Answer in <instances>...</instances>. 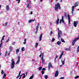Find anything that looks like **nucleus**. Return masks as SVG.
Here are the masks:
<instances>
[{
  "instance_id": "obj_38",
  "label": "nucleus",
  "mask_w": 79,
  "mask_h": 79,
  "mask_svg": "<svg viewBox=\"0 0 79 79\" xmlns=\"http://www.w3.org/2000/svg\"><path fill=\"white\" fill-rule=\"evenodd\" d=\"M41 74H44V71H41Z\"/></svg>"
},
{
  "instance_id": "obj_26",
  "label": "nucleus",
  "mask_w": 79,
  "mask_h": 79,
  "mask_svg": "<svg viewBox=\"0 0 79 79\" xmlns=\"http://www.w3.org/2000/svg\"><path fill=\"white\" fill-rule=\"evenodd\" d=\"M5 37V35H4L3 37H2V39L1 40V41H2V40H4V38Z\"/></svg>"
},
{
  "instance_id": "obj_25",
  "label": "nucleus",
  "mask_w": 79,
  "mask_h": 79,
  "mask_svg": "<svg viewBox=\"0 0 79 79\" xmlns=\"http://www.w3.org/2000/svg\"><path fill=\"white\" fill-rule=\"evenodd\" d=\"M38 44H39L38 43H36L35 46V48H37V46H38Z\"/></svg>"
},
{
  "instance_id": "obj_57",
  "label": "nucleus",
  "mask_w": 79,
  "mask_h": 79,
  "mask_svg": "<svg viewBox=\"0 0 79 79\" xmlns=\"http://www.w3.org/2000/svg\"><path fill=\"white\" fill-rule=\"evenodd\" d=\"M26 74L27 75V72H26Z\"/></svg>"
},
{
  "instance_id": "obj_15",
  "label": "nucleus",
  "mask_w": 79,
  "mask_h": 79,
  "mask_svg": "<svg viewBox=\"0 0 79 79\" xmlns=\"http://www.w3.org/2000/svg\"><path fill=\"white\" fill-rule=\"evenodd\" d=\"M64 53V51H62L60 56L59 59H61V57H62V56L63 55V54Z\"/></svg>"
},
{
  "instance_id": "obj_56",
  "label": "nucleus",
  "mask_w": 79,
  "mask_h": 79,
  "mask_svg": "<svg viewBox=\"0 0 79 79\" xmlns=\"http://www.w3.org/2000/svg\"><path fill=\"white\" fill-rule=\"evenodd\" d=\"M32 61H34V60H33H33H32Z\"/></svg>"
},
{
  "instance_id": "obj_32",
  "label": "nucleus",
  "mask_w": 79,
  "mask_h": 79,
  "mask_svg": "<svg viewBox=\"0 0 79 79\" xmlns=\"http://www.w3.org/2000/svg\"><path fill=\"white\" fill-rule=\"evenodd\" d=\"M77 52H79V46H78V47L77 48Z\"/></svg>"
},
{
  "instance_id": "obj_37",
  "label": "nucleus",
  "mask_w": 79,
  "mask_h": 79,
  "mask_svg": "<svg viewBox=\"0 0 79 79\" xmlns=\"http://www.w3.org/2000/svg\"><path fill=\"white\" fill-rule=\"evenodd\" d=\"M61 62L62 63V64H64V61H63L62 60Z\"/></svg>"
},
{
  "instance_id": "obj_9",
  "label": "nucleus",
  "mask_w": 79,
  "mask_h": 79,
  "mask_svg": "<svg viewBox=\"0 0 79 79\" xmlns=\"http://www.w3.org/2000/svg\"><path fill=\"white\" fill-rule=\"evenodd\" d=\"M39 25H40V23H38V24L37 25V26L36 28V32H35V34H37V32H38L39 26Z\"/></svg>"
},
{
  "instance_id": "obj_17",
  "label": "nucleus",
  "mask_w": 79,
  "mask_h": 79,
  "mask_svg": "<svg viewBox=\"0 0 79 79\" xmlns=\"http://www.w3.org/2000/svg\"><path fill=\"white\" fill-rule=\"evenodd\" d=\"M42 34H41L40 36L39 40V41H41L42 40Z\"/></svg>"
},
{
  "instance_id": "obj_18",
  "label": "nucleus",
  "mask_w": 79,
  "mask_h": 79,
  "mask_svg": "<svg viewBox=\"0 0 79 79\" xmlns=\"http://www.w3.org/2000/svg\"><path fill=\"white\" fill-rule=\"evenodd\" d=\"M9 49L10 52H12V51L13 50V47H12L11 46H10Z\"/></svg>"
},
{
  "instance_id": "obj_46",
  "label": "nucleus",
  "mask_w": 79,
  "mask_h": 79,
  "mask_svg": "<svg viewBox=\"0 0 79 79\" xmlns=\"http://www.w3.org/2000/svg\"><path fill=\"white\" fill-rule=\"evenodd\" d=\"M7 22H6V23L5 24V26H6L7 25Z\"/></svg>"
},
{
  "instance_id": "obj_11",
  "label": "nucleus",
  "mask_w": 79,
  "mask_h": 79,
  "mask_svg": "<svg viewBox=\"0 0 79 79\" xmlns=\"http://www.w3.org/2000/svg\"><path fill=\"white\" fill-rule=\"evenodd\" d=\"M17 59H18V60L16 62V64H18L19 63V61L20 60V56H18L17 57Z\"/></svg>"
},
{
  "instance_id": "obj_36",
  "label": "nucleus",
  "mask_w": 79,
  "mask_h": 79,
  "mask_svg": "<svg viewBox=\"0 0 79 79\" xmlns=\"http://www.w3.org/2000/svg\"><path fill=\"white\" fill-rule=\"evenodd\" d=\"M79 78V76H77L75 77V79H77Z\"/></svg>"
},
{
  "instance_id": "obj_24",
  "label": "nucleus",
  "mask_w": 79,
  "mask_h": 79,
  "mask_svg": "<svg viewBox=\"0 0 79 79\" xmlns=\"http://www.w3.org/2000/svg\"><path fill=\"white\" fill-rule=\"evenodd\" d=\"M61 41H62V42H63L64 43H65V41H64V40H63V38H61Z\"/></svg>"
},
{
  "instance_id": "obj_53",
  "label": "nucleus",
  "mask_w": 79,
  "mask_h": 79,
  "mask_svg": "<svg viewBox=\"0 0 79 79\" xmlns=\"http://www.w3.org/2000/svg\"><path fill=\"white\" fill-rule=\"evenodd\" d=\"M43 1V0H40V2H42Z\"/></svg>"
},
{
  "instance_id": "obj_39",
  "label": "nucleus",
  "mask_w": 79,
  "mask_h": 79,
  "mask_svg": "<svg viewBox=\"0 0 79 79\" xmlns=\"http://www.w3.org/2000/svg\"><path fill=\"white\" fill-rule=\"evenodd\" d=\"M9 40H10V38H8V39L6 41V43L8 42L9 41Z\"/></svg>"
},
{
  "instance_id": "obj_47",
  "label": "nucleus",
  "mask_w": 79,
  "mask_h": 79,
  "mask_svg": "<svg viewBox=\"0 0 79 79\" xmlns=\"http://www.w3.org/2000/svg\"><path fill=\"white\" fill-rule=\"evenodd\" d=\"M15 42H13V43H12V45H15Z\"/></svg>"
},
{
  "instance_id": "obj_58",
  "label": "nucleus",
  "mask_w": 79,
  "mask_h": 79,
  "mask_svg": "<svg viewBox=\"0 0 79 79\" xmlns=\"http://www.w3.org/2000/svg\"><path fill=\"white\" fill-rule=\"evenodd\" d=\"M62 66V65H60V67H61Z\"/></svg>"
},
{
  "instance_id": "obj_61",
  "label": "nucleus",
  "mask_w": 79,
  "mask_h": 79,
  "mask_svg": "<svg viewBox=\"0 0 79 79\" xmlns=\"http://www.w3.org/2000/svg\"><path fill=\"white\" fill-rule=\"evenodd\" d=\"M21 78H19V79H21Z\"/></svg>"
},
{
  "instance_id": "obj_12",
  "label": "nucleus",
  "mask_w": 79,
  "mask_h": 79,
  "mask_svg": "<svg viewBox=\"0 0 79 79\" xmlns=\"http://www.w3.org/2000/svg\"><path fill=\"white\" fill-rule=\"evenodd\" d=\"M63 18H64V17L62 16V19L60 20L59 21V23L60 24H61V22L62 23H64V20H63Z\"/></svg>"
},
{
  "instance_id": "obj_29",
  "label": "nucleus",
  "mask_w": 79,
  "mask_h": 79,
  "mask_svg": "<svg viewBox=\"0 0 79 79\" xmlns=\"http://www.w3.org/2000/svg\"><path fill=\"white\" fill-rule=\"evenodd\" d=\"M24 47H23L22 48V52H24Z\"/></svg>"
},
{
  "instance_id": "obj_22",
  "label": "nucleus",
  "mask_w": 79,
  "mask_h": 79,
  "mask_svg": "<svg viewBox=\"0 0 79 79\" xmlns=\"http://www.w3.org/2000/svg\"><path fill=\"white\" fill-rule=\"evenodd\" d=\"M57 44H58L59 45H60V44H61V42L58 41L57 42Z\"/></svg>"
},
{
  "instance_id": "obj_62",
  "label": "nucleus",
  "mask_w": 79,
  "mask_h": 79,
  "mask_svg": "<svg viewBox=\"0 0 79 79\" xmlns=\"http://www.w3.org/2000/svg\"><path fill=\"white\" fill-rule=\"evenodd\" d=\"M78 11H79V9H78Z\"/></svg>"
},
{
  "instance_id": "obj_27",
  "label": "nucleus",
  "mask_w": 79,
  "mask_h": 79,
  "mask_svg": "<svg viewBox=\"0 0 79 79\" xmlns=\"http://www.w3.org/2000/svg\"><path fill=\"white\" fill-rule=\"evenodd\" d=\"M19 52V49H18L16 50V53H18Z\"/></svg>"
},
{
  "instance_id": "obj_48",
  "label": "nucleus",
  "mask_w": 79,
  "mask_h": 79,
  "mask_svg": "<svg viewBox=\"0 0 79 79\" xmlns=\"http://www.w3.org/2000/svg\"><path fill=\"white\" fill-rule=\"evenodd\" d=\"M16 1H18V3L20 2V0H16Z\"/></svg>"
},
{
  "instance_id": "obj_13",
  "label": "nucleus",
  "mask_w": 79,
  "mask_h": 79,
  "mask_svg": "<svg viewBox=\"0 0 79 79\" xmlns=\"http://www.w3.org/2000/svg\"><path fill=\"white\" fill-rule=\"evenodd\" d=\"M58 74H59V72H58V71L57 70L55 72V77H57V76H58Z\"/></svg>"
},
{
  "instance_id": "obj_51",
  "label": "nucleus",
  "mask_w": 79,
  "mask_h": 79,
  "mask_svg": "<svg viewBox=\"0 0 79 79\" xmlns=\"http://www.w3.org/2000/svg\"><path fill=\"white\" fill-rule=\"evenodd\" d=\"M10 55V53H9L8 54V55L9 56Z\"/></svg>"
},
{
  "instance_id": "obj_20",
  "label": "nucleus",
  "mask_w": 79,
  "mask_h": 79,
  "mask_svg": "<svg viewBox=\"0 0 79 79\" xmlns=\"http://www.w3.org/2000/svg\"><path fill=\"white\" fill-rule=\"evenodd\" d=\"M6 10L7 11L9 10V6H8V5H7L6 6Z\"/></svg>"
},
{
  "instance_id": "obj_8",
  "label": "nucleus",
  "mask_w": 79,
  "mask_h": 79,
  "mask_svg": "<svg viewBox=\"0 0 79 79\" xmlns=\"http://www.w3.org/2000/svg\"><path fill=\"white\" fill-rule=\"evenodd\" d=\"M21 71H20L19 72V75H18V76H17L16 78H17V79H18V77H19L20 76V78H21V77L22 76H23V75H24V74H22L21 75H20V74H21Z\"/></svg>"
},
{
  "instance_id": "obj_4",
  "label": "nucleus",
  "mask_w": 79,
  "mask_h": 79,
  "mask_svg": "<svg viewBox=\"0 0 79 79\" xmlns=\"http://www.w3.org/2000/svg\"><path fill=\"white\" fill-rule=\"evenodd\" d=\"M58 8L59 9H60V8H61V7H60V4H59V3H57L55 5V10H58Z\"/></svg>"
},
{
  "instance_id": "obj_6",
  "label": "nucleus",
  "mask_w": 79,
  "mask_h": 79,
  "mask_svg": "<svg viewBox=\"0 0 79 79\" xmlns=\"http://www.w3.org/2000/svg\"><path fill=\"white\" fill-rule=\"evenodd\" d=\"M79 38H77L74 39V40H73V41L72 42V45H74V44H75V42H76V41H77V40H79Z\"/></svg>"
},
{
  "instance_id": "obj_55",
  "label": "nucleus",
  "mask_w": 79,
  "mask_h": 79,
  "mask_svg": "<svg viewBox=\"0 0 79 79\" xmlns=\"http://www.w3.org/2000/svg\"><path fill=\"white\" fill-rule=\"evenodd\" d=\"M65 59H64V61H65Z\"/></svg>"
},
{
  "instance_id": "obj_45",
  "label": "nucleus",
  "mask_w": 79,
  "mask_h": 79,
  "mask_svg": "<svg viewBox=\"0 0 79 79\" xmlns=\"http://www.w3.org/2000/svg\"><path fill=\"white\" fill-rule=\"evenodd\" d=\"M66 15H67V14L66 13V12H65L64 15L65 16H66Z\"/></svg>"
},
{
  "instance_id": "obj_7",
  "label": "nucleus",
  "mask_w": 79,
  "mask_h": 79,
  "mask_svg": "<svg viewBox=\"0 0 79 79\" xmlns=\"http://www.w3.org/2000/svg\"><path fill=\"white\" fill-rule=\"evenodd\" d=\"M48 70H50V68H52L53 66H52V64H51V63L49 62L48 63Z\"/></svg>"
},
{
  "instance_id": "obj_30",
  "label": "nucleus",
  "mask_w": 79,
  "mask_h": 79,
  "mask_svg": "<svg viewBox=\"0 0 79 79\" xmlns=\"http://www.w3.org/2000/svg\"><path fill=\"white\" fill-rule=\"evenodd\" d=\"M55 38H52V39L51 41H52V42H54V41H55Z\"/></svg>"
},
{
  "instance_id": "obj_63",
  "label": "nucleus",
  "mask_w": 79,
  "mask_h": 79,
  "mask_svg": "<svg viewBox=\"0 0 79 79\" xmlns=\"http://www.w3.org/2000/svg\"><path fill=\"white\" fill-rule=\"evenodd\" d=\"M56 1H57V0H56Z\"/></svg>"
},
{
  "instance_id": "obj_23",
  "label": "nucleus",
  "mask_w": 79,
  "mask_h": 79,
  "mask_svg": "<svg viewBox=\"0 0 79 79\" xmlns=\"http://www.w3.org/2000/svg\"><path fill=\"white\" fill-rule=\"evenodd\" d=\"M6 76V73H5L4 74L3 76V78H5Z\"/></svg>"
},
{
  "instance_id": "obj_40",
  "label": "nucleus",
  "mask_w": 79,
  "mask_h": 79,
  "mask_svg": "<svg viewBox=\"0 0 79 79\" xmlns=\"http://www.w3.org/2000/svg\"><path fill=\"white\" fill-rule=\"evenodd\" d=\"M27 8H29V4H27Z\"/></svg>"
},
{
  "instance_id": "obj_14",
  "label": "nucleus",
  "mask_w": 79,
  "mask_h": 79,
  "mask_svg": "<svg viewBox=\"0 0 79 79\" xmlns=\"http://www.w3.org/2000/svg\"><path fill=\"white\" fill-rule=\"evenodd\" d=\"M59 20H60L59 18H57L56 22V23L57 25H58L59 24Z\"/></svg>"
},
{
  "instance_id": "obj_60",
  "label": "nucleus",
  "mask_w": 79,
  "mask_h": 79,
  "mask_svg": "<svg viewBox=\"0 0 79 79\" xmlns=\"http://www.w3.org/2000/svg\"><path fill=\"white\" fill-rule=\"evenodd\" d=\"M1 66L0 65V68H1Z\"/></svg>"
},
{
  "instance_id": "obj_41",
  "label": "nucleus",
  "mask_w": 79,
  "mask_h": 79,
  "mask_svg": "<svg viewBox=\"0 0 79 79\" xmlns=\"http://www.w3.org/2000/svg\"><path fill=\"white\" fill-rule=\"evenodd\" d=\"M52 34H53V32L52 31H51V32L50 33V34L51 35H52Z\"/></svg>"
},
{
  "instance_id": "obj_33",
  "label": "nucleus",
  "mask_w": 79,
  "mask_h": 79,
  "mask_svg": "<svg viewBox=\"0 0 79 79\" xmlns=\"http://www.w3.org/2000/svg\"><path fill=\"white\" fill-rule=\"evenodd\" d=\"M44 77H45V79H48V76L45 75Z\"/></svg>"
},
{
  "instance_id": "obj_21",
  "label": "nucleus",
  "mask_w": 79,
  "mask_h": 79,
  "mask_svg": "<svg viewBox=\"0 0 79 79\" xmlns=\"http://www.w3.org/2000/svg\"><path fill=\"white\" fill-rule=\"evenodd\" d=\"M70 49H71V48H66L65 49V50H66V51H69Z\"/></svg>"
},
{
  "instance_id": "obj_35",
  "label": "nucleus",
  "mask_w": 79,
  "mask_h": 79,
  "mask_svg": "<svg viewBox=\"0 0 79 79\" xmlns=\"http://www.w3.org/2000/svg\"><path fill=\"white\" fill-rule=\"evenodd\" d=\"M58 58V56L56 55V58H55V62L56 61V58Z\"/></svg>"
},
{
  "instance_id": "obj_43",
  "label": "nucleus",
  "mask_w": 79,
  "mask_h": 79,
  "mask_svg": "<svg viewBox=\"0 0 79 79\" xmlns=\"http://www.w3.org/2000/svg\"><path fill=\"white\" fill-rule=\"evenodd\" d=\"M43 70L42 71H45V70H46V69H45V68H43V69H42Z\"/></svg>"
},
{
  "instance_id": "obj_34",
  "label": "nucleus",
  "mask_w": 79,
  "mask_h": 79,
  "mask_svg": "<svg viewBox=\"0 0 79 79\" xmlns=\"http://www.w3.org/2000/svg\"><path fill=\"white\" fill-rule=\"evenodd\" d=\"M2 41H1V43L0 44V47H2Z\"/></svg>"
},
{
  "instance_id": "obj_1",
  "label": "nucleus",
  "mask_w": 79,
  "mask_h": 79,
  "mask_svg": "<svg viewBox=\"0 0 79 79\" xmlns=\"http://www.w3.org/2000/svg\"><path fill=\"white\" fill-rule=\"evenodd\" d=\"M57 30L58 31V39H60V37H61V36L62 35V31L60 30H59V28H57Z\"/></svg>"
},
{
  "instance_id": "obj_5",
  "label": "nucleus",
  "mask_w": 79,
  "mask_h": 79,
  "mask_svg": "<svg viewBox=\"0 0 79 79\" xmlns=\"http://www.w3.org/2000/svg\"><path fill=\"white\" fill-rule=\"evenodd\" d=\"M12 64L11 68H13L14 66H15V61H14V59H12L11 60Z\"/></svg>"
},
{
  "instance_id": "obj_16",
  "label": "nucleus",
  "mask_w": 79,
  "mask_h": 79,
  "mask_svg": "<svg viewBox=\"0 0 79 79\" xmlns=\"http://www.w3.org/2000/svg\"><path fill=\"white\" fill-rule=\"evenodd\" d=\"M68 17L69 19V23H70V21H71V19H70V16H69V15H68Z\"/></svg>"
},
{
  "instance_id": "obj_10",
  "label": "nucleus",
  "mask_w": 79,
  "mask_h": 79,
  "mask_svg": "<svg viewBox=\"0 0 79 79\" xmlns=\"http://www.w3.org/2000/svg\"><path fill=\"white\" fill-rule=\"evenodd\" d=\"M78 23V21H77L76 22L74 21V22L73 25L74 27H77V25Z\"/></svg>"
},
{
  "instance_id": "obj_54",
  "label": "nucleus",
  "mask_w": 79,
  "mask_h": 79,
  "mask_svg": "<svg viewBox=\"0 0 79 79\" xmlns=\"http://www.w3.org/2000/svg\"><path fill=\"white\" fill-rule=\"evenodd\" d=\"M1 55H2V53L0 52V56H1Z\"/></svg>"
},
{
  "instance_id": "obj_59",
  "label": "nucleus",
  "mask_w": 79,
  "mask_h": 79,
  "mask_svg": "<svg viewBox=\"0 0 79 79\" xmlns=\"http://www.w3.org/2000/svg\"><path fill=\"white\" fill-rule=\"evenodd\" d=\"M1 8V5H0V8Z\"/></svg>"
},
{
  "instance_id": "obj_52",
  "label": "nucleus",
  "mask_w": 79,
  "mask_h": 79,
  "mask_svg": "<svg viewBox=\"0 0 79 79\" xmlns=\"http://www.w3.org/2000/svg\"><path fill=\"white\" fill-rule=\"evenodd\" d=\"M30 14H31V15H32V12L31 11V12Z\"/></svg>"
},
{
  "instance_id": "obj_44",
  "label": "nucleus",
  "mask_w": 79,
  "mask_h": 79,
  "mask_svg": "<svg viewBox=\"0 0 79 79\" xmlns=\"http://www.w3.org/2000/svg\"><path fill=\"white\" fill-rule=\"evenodd\" d=\"M26 40H27L26 39H24V42H26Z\"/></svg>"
},
{
  "instance_id": "obj_42",
  "label": "nucleus",
  "mask_w": 79,
  "mask_h": 79,
  "mask_svg": "<svg viewBox=\"0 0 79 79\" xmlns=\"http://www.w3.org/2000/svg\"><path fill=\"white\" fill-rule=\"evenodd\" d=\"M7 51H6V54H5L6 56V55H7Z\"/></svg>"
},
{
  "instance_id": "obj_2",
  "label": "nucleus",
  "mask_w": 79,
  "mask_h": 79,
  "mask_svg": "<svg viewBox=\"0 0 79 79\" xmlns=\"http://www.w3.org/2000/svg\"><path fill=\"white\" fill-rule=\"evenodd\" d=\"M41 56H42V57L41 58V60L42 61V63L43 64H44V63H45V60H44V53H41V54H40L39 55L40 58Z\"/></svg>"
},
{
  "instance_id": "obj_49",
  "label": "nucleus",
  "mask_w": 79,
  "mask_h": 79,
  "mask_svg": "<svg viewBox=\"0 0 79 79\" xmlns=\"http://www.w3.org/2000/svg\"><path fill=\"white\" fill-rule=\"evenodd\" d=\"M25 77H26L25 75H24L23 77V79H24V78H25Z\"/></svg>"
},
{
  "instance_id": "obj_28",
  "label": "nucleus",
  "mask_w": 79,
  "mask_h": 79,
  "mask_svg": "<svg viewBox=\"0 0 79 79\" xmlns=\"http://www.w3.org/2000/svg\"><path fill=\"white\" fill-rule=\"evenodd\" d=\"M42 67H40L39 68V70H42Z\"/></svg>"
},
{
  "instance_id": "obj_19",
  "label": "nucleus",
  "mask_w": 79,
  "mask_h": 79,
  "mask_svg": "<svg viewBox=\"0 0 79 79\" xmlns=\"http://www.w3.org/2000/svg\"><path fill=\"white\" fill-rule=\"evenodd\" d=\"M33 21H34V20H33V19H31L30 20H29L28 21V22L29 23H31V22H33Z\"/></svg>"
},
{
  "instance_id": "obj_50",
  "label": "nucleus",
  "mask_w": 79,
  "mask_h": 79,
  "mask_svg": "<svg viewBox=\"0 0 79 79\" xmlns=\"http://www.w3.org/2000/svg\"><path fill=\"white\" fill-rule=\"evenodd\" d=\"M26 42H24L23 43V44H26Z\"/></svg>"
},
{
  "instance_id": "obj_3",
  "label": "nucleus",
  "mask_w": 79,
  "mask_h": 79,
  "mask_svg": "<svg viewBox=\"0 0 79 79\" xmlns=\"http://www.w3.org/2000/svg\"><path fill=\"white\" fill-rule=\"evenodd\" d=\"M79 4V3L78 2H76L75 4V6H73L72 7V15H73V12H74V7L75 6H78V5Z\"/></svg>"
},
{
  "instance_id": "obj_31",
  "label": "nucleus",
  "mask_w": 79,
  "mask_h": 79,
  "mask_svg": "<svg viewBox=\"0 0 79 79\" xmlns=\"http://www.w3.org/2000/svg\"><path fill=\"white\" fill-rule=\"evenodd\" d=\"M4 73V72L3 71V70H2L1 71V74L2 75Z\"/></svg>"
}]
</instances>
